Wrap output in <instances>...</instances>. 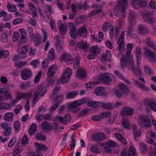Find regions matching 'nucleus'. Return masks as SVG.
Instances as JSON below:
<instances>
[{
    "instance_id": "nucleus-60",
    "label": "nucleus",
    "mask_w": 156,
    "mask_h": 156,
    "mask_svg": "<svg viewBox=\"0 0 156 156\" xmlns=\"http://www.w3.org/2000/svg\"><path fill=\"white\" fill-rule=\"evenodd\" d=\"M69 32L76 31V28L74 24L72 23L69 22Z\"/></svg>"
},
{
    "instance_id": "nucleus-14",
    "label": "nucleus",
    "mask_w": 156,
    "mask_h": 156,
    "mask_svg": "<svg viewBox=\"0 0 156 156\" xmlns=\"http://www.w3.org/2000/svg\"><path fill=\"white\" fill-rule=\"evenodd\" d=\"M77 34L80 37H85L87 34V28L84 26H82L79 29L77 32Z\"/></svg>"
},
{
    "instance_id": "nucleus-55",
    "label": "nucleus",
    "mask_w": 156,
    "mask_h": 156,
    "mask_svg": "<svg viewBox=\"0 0 156 156\" xmlns=\"http://www.w3.org/2000/svg\"><path fill=\"white\" fill-rule=\"evenodd\" d=\"M13 126L16 130V131L19 130L20 127V124L19 122L17 121H15L14 123Z\"/></svg>"
},
{
    "instance_id": "nucleus-25",
    "label": "nucleus",
    "mask_w": 156,
    "mask_h": 156,
    "mask_svg": "<svg viewBox=\"0 0 156 156\" xmlns=\"http://www.w3.org/2000/svg\"><path fill=\"white\" fill-rule=\"evenodd\" d=\"M144 53L145 55L151 57L153 58L154 56V54L150 49L147 47L143 48Z\"/></svg>"
},
{
    "instance_id": "nucleus-5",
    "label": "nucleus",
    "mask_w": 156,
    "mask_h": 156,
    "mask_svg": "<svg viewBox=\"0 0 156 156\" xmlns=\"http://www.w3.org/2000/svg\"><path fill=\"white\" fill-rule=\"evenodd\" d=\"M99 78L101 81L107 84H109L112 81V76L108 73L102 74Z\"/></svg>"
},
{
    "instance_id": "nucleus-16",
    "label": "nucleus",
    "mask_w": 156,
    "mask_h": 156,
    "mask_svg": "<svg viewBox=\"0 0 156 156\" xmlns=\"http://www.w3.org/2000/svg\"><path fill=\"white\" fill-rule=\"evenodd\" d=\"M132 127L134 137L136 139L137 137H139L141 135V130L135 125H133Z\"/></svg>"
},
{
    "instance_id": "nucleus-4",
    "label": "nucleus",
    "mask_w": 156,
    "mask_h": 156,
    "mask_svg": "<svg viewBox=\"0 0 156 156\" xmlns=\"http://www.w3.org/2000/svg\"><path fill=\"white\" fill-rule=\"evenodd\" d=\"M109 28V34L110 37L111 38H113V26L110 24L108 22H107L104 24L102 26V29L103 31L106 32Z\"/></svg>"
},
{
    "instance_id": "nucleus-59",
    "label": "nucleus",
    "mask_w": 156,
    "mask_h": 156,
    "mask_svg": "<svg viewBox=\"0 0 156 156\" xmlns=\"http://www.w3.org/2000/svg\"><path fill=\"white\" fill-rule=\"evenodd\" d=\"M111 113L110 111L105 112H102L101 114V117L103 119L104 118L107 117L111 115Z\"/></svg>"
},
{
    "instance_id": "nucleus-38",
    "label": "nucleus",
    "mask_w": 156,
    "mask_h": 156,
    "mask_svg": "<svg viewBox=\"0 0 156 156\" xmlns=\"http://www.w3.org/2000/svg\"><path fill=\"white\" fill-rule=\"evenodd\" d=\"M78 92L76 91H71L68 93L66 96L67 99L72 98H74L78 94Z\"/></svg>"
},
{
    "instance_id": "nucleus-3",
    "label": "nucleus",
    "mask_w": 156,
    "mask_h": 156,
    "mask_svg": "<svg viewBox=\"0 0 156 156\" xmlns=\"http://www.w3.org/2000/svg\"><path fill=\"white\" fill-rule=\"evenodd\" d=\"M139 124L140 126L150 127L151 126V121L148 118L144 115H140L138 116Z\"/></svg>"
},
{
    "instance_id": "nucleus-53",
    "label": "nucleus",
    "mask_w": 156,
    "mask_h": 156,
    "mask_svg": "<svg viewBox=\"0 0 156 156\" xmlns=\"http://www.w3.org/2000/svg\"><path fill=\"white\" fill-rule=\"evenodd\" d=\"M59 105L60 104L59 102L55 103L51 108H49V112H52L56 110V108L59 106Z\"/></svg>"
},
{
    "instance_id": "nucleus-50",
    "label": "nucleus",
    "mask_w": 156,
    "mask_h": 156,
    "mask_svg": "<svg viewBox=\"0 0 156 156\" xmlns=\"http://www.w3.org/2000/svg\"><path fill=\"white\" fill-rule=\"evenodd\" d=\"M113 37H114V34L115 37V38H117L119 35V31L118 30V27L117 26L115 27H113Z\"/></svg>"
},
{
    "instance_id": "nucleus-39",
    "label": "nucleus",
    "mask_w": 156,
    "mask_h": 156,
    "mask_svg": "<svg viewBox=\"0 0 156 156\" xmlns=\"http://www.w3.org/2000/svg\"><path fill=\"white\" fill-rule=\"evenodd\" d=\"M9 55V51L5 50H0V59L7 57Z\"/></svg>"
},
{
    "instance_id": "nucleus-11",
    "label": "nucleus",
    "mask_w": 156,
    "mask_h": 156,
    "mask_svg": "<svg viewBox=\"0 0 156 156\" xmlns=\"http://www.w3.org/2000/svg\"><path fill=\"white\" fill-rule=\"evenodd\" d=\"M75 104L73 102H72L68 105L69 109L74 114L77 113L80 110V108L78 107V106Z\"/></svg>"
},
{
    "instance_id": "nucleus-52",
    "label": "nucleus",
    "mask_w": 156,
    "mask_h": 156,
    "mask_svg": "<svg viewBox=\"0 0 156 156\" xmlns=\"http://www.w3.org/2000/svg\"><path fill=\"white\" fill-rule=\"evenodd\" d=\"M11 127H7L4 130L3 132V134L4 135L6 136H8L11 133Z\"/></svg>"
},
{
    "instance_id": "nucleus-24",
    "label": "nucleus",
    "mask_w": 156,
    "mask_h": 156,
    "mask_svg": "<svg viewBox=\"0 0 156 156\" xmlns=\"http://www.w3.org/2000/svg\"><path fill=\"white\" fill-rule=\"evenodd\" d=\"M136 16L135 13L134 12H131L129 16V21L130 23L134 24L136 23Z\"/></svg>"
},
{
    "instance_id": "nucleus-46",
    "label": "nucleus",
    "mask_w": 156,
    "mask_h": 156,
    "mask_svg": "<svg viewBox=\"0 0 156 156\" xmlns=\"http://www.w3.org/2000/svg\"><path fill=\"white\" fill-rule=\"evenodd\" d=\"M97 83L95 82H88L86 84V87L88 90H90L94 87V86Z\"/></svg>"
},
{
    "instance_id": "nucleus-42",
    "label": "nucleus",
    "mask_w": 156,
    "mask_h": 156,
    "mask_svg": "<svg viewBox=\"0 0 156 156\" xmlns=\"http://www.w3.org/2000/svg\"><path fill=\"white\" fill-rule=\"evenodd\" d=\"M144 20L148 24L153 23L156 22L155 20L151 16L148 18L145 17Z\"/></svg>"
},
{
    "instance_id": "nucleus-20",
    "label": "nucleus",
    "mask_w": 156,
    "mask_h": 156,
    "mask_svg": "<svg viewBox=\"0 0 156 156\" xmlns=\"http://www.w3.org/2000/svg\"><path fill=\"white\" fill-rule=\"evenodd\" d=\"M33 38L34 46H37L39 45L41 42V40L39 34H36L33 37Z\"/></svg>"
},
{
    "instance_id": "nucleus-7",
    "label": "nucleus",
    "mask_w": 156,
    "mask_h": 156,
    "mask_svg": "<svg viewBox=\"0 0 156 156\" xmlns=\"http://www.w3.org/2000/svg\"><path fill=\"white\" fill-rule=\"evenodd\" d=\"M32 74V72L30 69L22 70L21 73V78L23 80H27L31 76Z\"/></svg>"
},
{
    "instance_id": "nucleus-26",
    "label": "nucleus",
    "mask_w": 156,
    "mask_h": 156,
    "mask_svg": "<svg viewBox=\"0 0 156 156\" xmlns=\"http://www.w3.org/2000/svg\"><path fill=\"white\" fill-rule=\"evenodd\" d=\"M41 127L42 129L49 131L51 130L52 129L50 124L49 122H46L45 121L42 122Z\"/></svg>"
},
{
    "instance_id": "nucleus-62",
    "label": "nucleus",
    "mask_w": 156,
    "mask_h": 156,
    "mask_svg": "<svg viewBox=\"0 0 156 156\" xmlns=\"http://www.w3.org/2000/svg\"><path fill=\"white\" fill-rule=\"evenodd\" d=\"M113 105L110 103H105L104 108L111 110L113 108Z\"/></svg>"
},
{
    "instance_id": "nucleus-23",
    "label": "nucleus",
    "mask_w": 156,
    "mask_h": 156,
    "mask_svg": "<svg viewBox=\"0 0 156 156\" xmlns=\"http://www.w3.org/2000/svg\"><path fill=\"white\" fill-rule=\"evenodd\" d=\"M58 28L59 29L60 33L64 34L66 32L67 27L65 24L60 22L58 24Z\"/></svg>"
},
{
    "instance_id": "nucleus-54",
    "label": "nucleus",
    "mask_w": 156,
    "mask_h": 156,
    "mask_svg": "<svg viewBox=\"0 0 156 156\" xmlns=\"http://www.w3.org/2000/svg\"><path fill=\"white\" fill-rule=\"evenodd\" d=\"M90 149L93 153H99L100 152V150L97 148V146L95 145H92Z\"/></svg>"
},
{
    "instance_id": "nucleus-28",
    "label": "nucleus",
    "mask_w": 156,
    "mask_h": 156,
    "mask_svg": "<svg viewBox=\"0 0 156 156\" xmlns=\"http://www.w3.org/2000/svg\"><path fill=\"white\" fill-rule=\"evenodd\" d=\"M115 136L119 140L124 144H127L126 140L119 133H116L115 134Z\"/></svg>"
},
{
    "instance_id": "nucleus-15",
    "label": "nucleus",
    "mask_w": 156,
    "mask_h": 156,
    "mask_svg": "<svg viewBox=\"0 0 156 156\" xmlns=\"http://www.w3.org/2000/svg\"><path fill=\"white\" fill-rule=\"evenodd\" d=\"M57 70V67L56 65H52L48 68L47 72V76L49 77L52 76L55 73Z\"/></svg>"
},
{
    "instance_id": "nucleus-30",
    "label": "nucleus",
    "mask_w": 156,
    "mask_h": 156,
    "mask_svg": "<svg viewBox=\"0 0 156 156\" xmlns=\"http://www.w3.org/2000/svg\"><path fill=\"white\" fill-rule=\"evenodd\" d=\"M7 7L8 11L11 12H14L17 9L16 7L14 5H11L10 2L7 3Z\"/></svg>"
},
{
    "instance_id": "nucleus-10",
    "label": "nucleus",
    "mask_w": 156,
    "mask_h": 156,
    "mask_svg": "<svg viewBox=\"0 0 156 156\" xmlns=\"http://www.w3.org/2000/svg\"><path fill=\"white\" fill-rule=\"evenodd\" d=\"M144 2L143 0H131L130 3L134 8L138 9L141 7Z\"/></svg>"
},
{
    "instance_id": "nucleus-47",
    "label": "nucleus",
    "mask_w": 156,
    "mask_h": 156,
    "mask_svg": "<svg viewBox=\"0 0 156 156\" xmlns=\"http://www.w3.org/2000/svg\"><path fill=\"white\" fill-rule=\"evenodd\" d=\"M144 71L145 73L148 75H152L153 73V71L150 67L146 65L144 66Z\"/></svg>"
},
{
    "instance_id": "nucleus-61",
    "label": "nucleus",
    "mask_w": 156,
    "mask_h": 156,
    "mask_svg": "<svg viewBox=\"0 0 156 156\" xmlns=\"http://www.w3.org/2000/svg\"><path fill=\"white\" fill-rule=\"evenodd\" d=\"M97 102L94 101H90L88 102L87 105L88 106L92 107L94 108L97 107Z\"/></svg>"
},
{
    "instance_id": "nucleus-22",
    "label": "nucleus",
    "mask_w": 156,
    "mask_h": 156,
    "mask_svg": "<svg viewBox=\"0 0 156 156\" xmlns=\"http://www.w3.org/2000/svg\"><path fill=\"white\" fill-rule=\"evenodd\" d=\"M94 93L97 96H105L106 94L104 91L103 87H96Z\"/></svg>"
},
{
    "instance_id": "nucleus-33",
    "label": "nucleus",
    "mask_w": 156,
    "mask_h": 156,
    "mask_svg": "<svg viewBox=\"0 0 156 156\" xmlns=\"http://www.w3.org/2000/svg\"><path fill=\"white\" fill-rule=\"evenodd\" d=\"M145 42L146 44L149 47H151V48L155 49L154 45L150 38L149 37H147L145 39Z\"/></svg>"
},
{
    "instance_id": "nucleus-57",
    "label": "nucleus",
    "mask_w": 156,
    "mask_h": 156,
    "mask_svg": "<svg viewBox=\"0 0 156 156\" xmlns=\"http://www.w3.org/2000/svg\"><path fill=\"white\" fill-rule=\"evenodd\" d=\"M9 106H11L10 104L5 103H1L0 104V108L2 109H7Z\"/></svg>"
},
{
    "instance_id": "nucleus-37",
    "label": "nucleus",
    "mask_w": 156,
    "mask_h": 156,
    "mask_svg": "<svg viewBox=\"0 0 156 156\" xmlns=\"http://www.w3.org/2000/svg\"><path fill=\"white\" fill-rule=\"evenodd\" d=\"M48 58L51 60H53L55 58V51L54 49H50L48 54Z\"/></svg>"
},
{
    "instance_id": "nucleus-9",
    "label": "nucleus",
    "mask_w": 156,
    "mask_h": 156,
    "mask_svg": "<svg viewBox=\"0 0 156 156\" xmlns=\"http://www.w3.org/2000/svg\"><path fill=\"white\" fill-rule=\"evenodd\" d=\"M134 112V110L133 109L126 106L123 108L121 115L124 116H130L133 114Z\"/></svg>"
},
{
    "instance_id": "nucleus-13",
    "label": "nucleus",
    "mask_w": 156,
    "mask_h": 156,
    "mask_svg": "<svg viewBox=\"0 0 156 156\" xmlns=\"http://www.w3.org/2000/svg\"><path fill=\"white\" fill-rule=\"evenodd\" d=\"M87 75L86 71L83 67L79 68L77 71L76 77L80 79H83Z\"/></svg>"
},
{
    "instance_id": "nucleus-18",
    "label": "nucleus",
    "mask_w": 156,
    "mask_h": 156,
    "mask_svg": "<svg viewBox=\"0 0 156 156\" xmlns=\"http://www.w3.org/2000/svg\"><path fill=\"white\" fill-rule=\"evenodd\" d=\"M71 119V117L69 114H66L64 118H62L61 116H60L58 117L59 121L61 123H62L65 124L69 122Z\"/></svg>"
},
{
    "instance_id": "nucleus-36",
    "label": "nucleus",
    "mask_w": 156,
    "mask_h": 156,
    "mask_svg": "<svg viewBox=\"0 0 156 156\" xmlns=\"http://www.w3.org/2000/svg\"><path fill=\"white\" fill-rule=\"evenodd\" d=\"M118 44L119 45L118 49L121 52L123 51L125 47L124 41L118 40Z\"/></svg>"
},
{
    "instance_id": "nucleus-29",
    "label": "nucleus",
    "mask_w": 156,
    "mask_h": 156,
    "mask_svg": "<svg viewBox=\"0 0 156 156\" xmlns=\"http://www.w3.org/2000/svg\"><path fill=\"white\" fill-rule=\"evenodd\" d=\"M18 51L19 54H25L27 51V47L26 46H20L17 49Z\"/></svg>"
},
{
    "instance_id": "nucleus-19",
    "label": "nucleus",
    "mask_w": 156,
    "mask_h": 156,
    "mask_svg": "<svg viewBox=\"0 0 156 156\" xmlns=\"http://www.w3.org/2000/svg\"><path fill=\"white\" fill-rule=\"evenodd\" d=\"M76 46L77 48L83 49L85 52H87L88 51V48L89 44L84 42H79L76 44Z\"/></svg>"
},
{
    "instance_id": "nucleus-63",
    "label": "nucleus",
    "mask_w": 156,
    "mask_h": 156,
    "mask_svg": "<svg viewBox=\"0 0 156 156\" xmlns=\"http://www.w3.org/2000/svg\"><path fill=\"white\" fill-rule=\"evenodd\" d=\"M88 111L89 110L87 109H84L80 112L78 113V115L80 117L82 116H84L85 115L87 114L88 113Z\"/></svg>"
},
{
    "instance_id": "nucleus-27",
    "label": "nucleus",
    "mask_w": 156,
    "mask_h": 156,
    "mask_svg": "<svg viewBox=\"0 0 156 156\" xmlns=\"http://www.w3.org/2000/svg\"><path fill=\"white\" fill-rule=\"evenodd\" d=\"M13 114L12 112H7L5 113L3 117L5 120L9 121L13 119Z\"/></svg>"
},
{
    "instance_id": "nucleus-44",
    "label": "nucleus",
    "mask_w": 156,
    "mask_h": 156,
    "mask_svg": "<svg viewBox=\"0 0 156 156\" xmlns=\"http://www.w3.org/2000/svg\"><path fill=\"white\" fill-rule=\"evenodd\" d=\"M37 129V125L36 124L33 123L30 126L29 130L28 133L30 134H32L36 132Z\"/></svg>"
},
{
    "instance_id": "nucleus-45",
    "label": "nucleus",
    "mask_w": 156,
    "mask_h": 156,
    "mask_svg": "<svg viewBox=\"0 0 156 156\" xmlns=\"http://www.w3.org/2000/svg\"><path fill=\"white\" fill-rule=\"evenodd\" d=\"M72 73V70L69 68H67L65 71V72L63 74V77H65L66 76H67L70 77Z\"/></svg>"
},
{
    "instance_id": "nucleus-58",
    "label": "nucleus",
    "mask_w": 156,
    "mask_h": 156,
    "mask_svg": "<svg viewBox=\"0 0 156 156\" xmlns=\"http://www.w3.org/2000/svg\"><path fill=\"white\" fill-rule=\"evenodd\" d=\"M90 52L87 56V58L88 59H93L95 58L96 55L91 50Z\"/></svg>"
},
{
    "instance_id": "nucleus-8",
    "label": "nucleus",
    "mask_w": 156,
    "mask_h": 156,
    "mask_svg": "<svg viewBox=\"0 0 156 156\" xmlns=\"http://www.w3.org/2000/svg\"><path fill=\"white\" fill-rule=\"evenodd\" d=\"M111 54L109 50H106L102 55V62L103 63H108L112 61Z\"/></svg>"
},
{
    "instance_id": "nucleus-41",
    "label": "nucleus",
    "mask_w": 156,
    "mask_h": 156,
    "mask_svg": "<svg viewBox=\"0 0 156 156\" xmlns=\"http://www.w3.org/2000/svg\"><path fill=\"white\" fill-rule=\"evenodd\" d=\"M102 9H100L97 10H94L91 11L87 16L88 18L91 17V16L94 15H95L101 13L102 12Z\"/></svg>"
},
{
    "instance_id": "nucleus-43",
    "label": "nucleus",
    "mask_w": 156,
    "mask_h": 156,
    "mask_svg": "<svg viewBox=\"0 0 156 156\" xmlns=\"http://www.w3.org/2000/svg\"><path fill=\"white\" fill-rule=\"evenodd\" d=\"M141 48H136V55L137 58V62H138L139 61H140L141 59Z\"/></svg>"
},
{
    "instance_id": "nucleus-48",
    "label": "nucleus",
    "mask_w": 156,
    "mask_h": 156,
    "mask_svg": "<svg viewBox=\"0 0 156 156\" xmlns=\"http://www.w3.org/2000/svg\"><path fill=\"white\" fill-rule=\"evenodd\" d=\"M140 151L142 153H145L146 151L147 146L143 142L140 143Z\"/></svg>"
},
{
    "instance_id": "nucleus-1",
    "label": "nucleus",
    "mask_w": 156,
    "mask_h": 156,
    "mask_svg": "<svg viewBox=\"0 0 156 156\" xmlns=\"http://www.w3.org/2000/svg\"><path fill=\"white\" fill-rule=\"evenodd\" d=\"M127 0H119L117 6L114 11L115 15L119 17V22L120 23H122L123 20L126 18L125 11L127 6Z\"/></svg>"
},
{
    "instance_id": "nucleus-56",
    "label": "nucleus",
    "mask_w": 156,
    "mask_h": 156,
    "mask_svg": "<svg viewBox=\"0 0 156 156\" xmlns=\"http://www.w3.org/2000/svg\"><path fill=\"white\" fill-rule=\"evenodd\" d=\"M27 30L29 34V37L31 39L33 38L34 36L33 33V29L31 27H29L27 28Z\"/></svg>"
},
{
    "instance_id": "nucleus-40",
    "label": "nucleus",
    "mask_w": 156,
    "mask_h": 156,
    "mask_svg": "<svg viewBox=\"0 0 156 156\" xmlns=\"http://www.w3.org/2000/svg\"><path fill=\"white\" fill-rule=\"evenodd\" d=\"M136 150L133 146H130L128 151V156H135Z\"/></svg>"
},
{
    "instance_id": "nucleus-2",
    "label": "nucleus",
    "mask_w": 156,
    "mask_h": 156,
    "mask_svg": "<svg viewBox=\"0 0 156 156\" xmlns=\"http://www.w3.org/2000/svg\"><path fill=\"white\" fill-rule=\"evenodd\" d=\"M120 64L121 67H126L129 69L133 71L135 69L133 60L132 57L128 56L127 58L126 56L123 55L122 58H120Z\"/></svg>"
},
{
    "instance_id": "nucleus-17",
    "label": "nucleus",
    "mask_w": 156,
    "mask_h": 156,
    "mask_svg": "<svg viewBox=\"0 0 156 156\" xmlns=\"http://www.w3.org/2000/svg\"><path fill=\"white\" fill-rule=\"evenodd\" d=\"M120 90L125 94L127 95L129 93V90L128 86L124 83H122L118 86Z\"/></svg>"
},
{
    "instance_id": "nucleus-31",
    "label": "nucleus",
    "mask_w": 156,
    "mask_h": 156,
    "mask_svg": "<svg viewBox=\"0 0 156 156\" xmlns=\"http://www.w3.org/2000/svg\"><path fill=\"white\" fill-rule=\"evenodd\" d=\"M90 49L96 55L99 54L101 51V49L97 45L92 46Z\"/></svg>"
},
{
    "instance_id": "nucleus-6",
    "label": "nucleus",
    "mask_w": 156,
    "mask_h": 156,
    "mask_svg": "<svg viewBox=\"0 0 156 156\" xmlns=\"http://www.w3.org/2000/svg\"><path fill=\"white\" fill-rule=\"evenodd\" d=\"M144 103L145 105L150 107L152 110L156 112V103L151 99L147 98L144 99Z\"/></svg>"
},
{
    "instance_id": "nucleus-64",
    "label": "nucleus",
    "mask_w": 156,
    "mask_h": 156,
    "mask_svg": "<svg viewBox=\"0 0 156 156\" xmlns=\"http://www.w3.org/2000/svg\"><path fill=\"white\" fill-rule=\"evenodd\" d=\"M49 63L48 60V59H45L42 62V67L43 69H44L46 68L48 65Z\"/></svg>"
},
{
    "instance_id": "nucleus-35",
    "label": "nucleus",
    "mask_w": 156,
    "mask_h": 156,
    "mask_svg": "<svg viewBox=\"0 0 156 156\" xmlns=\"http://www.w3.org/2000/svg\"><path fill=\"white\" fill-rule=\"evenodd\" d=\"M122 122L124 127L126 129L129 128L130 123L129 119L123 117L122 118Z\"/></svg>"
},
{
    "instance_id": "nucleus-32",
    "label": "nucleus",
    "mask_w": 156,
    "mask_h": 156,
    "mask_svg": "<svg viewBox=\"0 0 156 156\" xmlns=\"http://www.w3.org/2000/svg\"><path fill=\"white\" fill-rule=\"evenodd\" d=\"M87 101L88 100L87 98H84L81 99L76 100L73 102L75 103V104L79 106L86 103Z\"/></svg>"
},
{
    "instance_id": "nucleus-34",
    "label": "nucleus",
    "mask_w": 156,
    "mask_h": 156,
    "mask_svg": "<svg viewBox=\"0 0 156 156\" xmlns=\"http://www.w3.org/2000/svg\"><path fill=\"white\" fill-rule=\"evenodd\" d=\"M35 138L37 140H41L43 141L45 140L46 138L45 135L43 134L41 132L38 133L35 136Z\"/></svg>"
},
{
    "instance_id": "nucleus-12",
    "label": "nucleus",
    "mask_w": 156,
    "mask_h": 156,
    "mask_svg": "<svg viewBox=\"0 0 156 156\" xmlns=\"http://www.w3.org/2000/svg\"><path fill=\"white\" fill-rule=\"evenodd\" d=\"M106 136L102 133H96L93 136V139L95 141H101L106 138Z\"/></svg>"
},
{
    "instance_id": "nucleus-21",
    "label": "nucleus",
    "mask_w": 156,
    "mask_h": 156,
    "mask_svg": "<svg viewBox=\"0 0 156 156\" xmlns=\"http://www.w3.org/2000/svg\"><path fill=\"white\" fill-rule=\"evenodd\" d=\"M62 59H64L65 62L67 64H69L70 63H72V62H70L73 60V57L67 53H64L62 55Z\"/></svg>"
},
{
    "instance_id": "nucleus-51",
    "label": "nucleus",
    "mask_w": 156,
    "mask_h": 156,
    "mask_svg": "<svg viewBox=\"0 0 156 156\" xmlns=\"http://www.w3.org/2000/svg\"><path fill=\"white\" fill-rule=\"evenodd\" d=\"M55 48L58 51H60L63 50V49L62 44L60 42H55Z\"/></svg>"
},
{
    "instance_id": "nucleus-49",
    "label": "nucleus",
    "mask_w": 156,
    "mask_h": 156,
    "mask_svg": "<svg viewBox=\"0 0 156 156\" xmlns=\"http://www.w3.org/2000/svg\"><path fill=\"white\" fill-rule=\"evenodd\" d=\"M133 47V45L131 44H127V49L126 50V55H127V57L130 56L129 55L130 54V52L131 50H132V48Z\"/></svg>"
}]
</instances>
